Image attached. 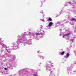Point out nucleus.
<instances>
[{
    "instance_id": "obj_20",
    "label": "nucleus",
    "mask_w": 76,
    "mask_h": 76,
    "mask_svg": "<svg viewBox=\"0 0 76 76\" xmlns=\"http://www.w3.org/2000/svg\"><path fill=\"white\" fill-rule=\"evenodd\" d=\"M66 3H66L65 4H64V7H65V6H67V4H66Z\"/></svg>"
},
{
    "instance_id": "obj_5",
    "label": "nucleus",
    "mask_w": 76,
    "mask_h": 76,
    "mask_svg": "<svg viewBox=\"0 0 76 76\" xmlns=\"http://www.w3.org/2000/svg\"><path fill=\"white\" fill-rule=\"evenodd\" d=\"M0 45H1L2 47H3V48H3V49H4L3 50H0V53H10V50L11 49H10V48L7 47H6V46L3 44L2 43H1V44H0Z\"/></svg>"
},
{
    "instance_id": "obj_31",
    "label": "nucleus",
    "mask_w": 76,
    "mask_h": 76,
    "mask_svg": "<svg viewBox=\"0 0 76 76\" xmlns=\"http://www.w3.org/2000/svg\"><path fill=\"white\" fill-rule=\"evenodd\" d=\"M68 16H69L68 18H70V15H68Z\"/></svg>"
},
{
    "instance_id": "obj_37",
    "label": "nucleus",
    "mask_w": 76,
    "mask_h": 76,
    "mask_svg": "<svg viewBox=\"0 0 76 76\" xmlns=\"http://www.w3.org/2000/svg\"><path fill=\"white\" fill-rule=\"evenodd\" d=\"M43 17H44V16H43Z\"/></svg>"
},
{
    "instance_id": "obj_9",
    "label": "nucleus",
    "mask_w": 76,
    "mask_h": 76,
    "mask_svg": "<svg viewBox=\"0 0 76 76\" xmlns=\"http://www.w3.org/2000/svg\"><path fill=\"white\" fill-rule=\"evenodd\" d=\"M53 23L52 22H50L49 23V25L48 26L49 27V28H51V26L53 25Z\"/></svg>"
},
{
    "instance_id": "obj_2",
    "label": "nucleus",
    "mask_w": 76,
    "mask_h": 76,
    "mask_svg": "<svg viewBox=\"0 0 76 76\" xmlns=\"http://www.w3.org/2000/svg\"><path fill=\"white\" fill-rule=\"evenodd\" d=\"M0 57L1 58H3L4 57L5 59V60H7L9 57H10L11 58L9 60L8 63H7V64H9L11 66H13L14 65V64H13L12 62L15 60V58H16V56L15 55H13L12 54H10V53L6 52V53L4 54V56L1 55Z\"/></svg>"
},
{
    "instance_id": "obj_7",
    "label": "nucleus",
    "mask_w": 76,
    "mask_h": 76,
    "mask_svg": "<svg viewBox=\"0 0 76 76\" xmlns=\"http://www.w3.org/2000/svg\"><path fill=\"white\" fill-rule=\"evenodd\" d=\"M72 34V32L70 31H68V34H65V36H66V37H69V36H70V35H71Z\"/></svg>"
},
{
    "instance_id": "obj_22",
    "label": "nucleus",
    "mask_w": 76,
    "mask_h": 76,
    "mask_svg": "<svg viewBox=\"0 0 76 76\" xmlns=\"http://www.w3.org/2000/svg\"><path fill=\"white\" fill-rule=\"evenodd\" d=\"M1 39H2V38H1L0 39V44H1V42H2V40H1Z\"/></svg>"
},
{
    "instance_id": "obj_12",
    "label": "nucleus",
    "mask_w": 76,
    "mask_h": 76,
    "mask_svg": "<svg viewBox=\"0 0 76 76\" xmlns=\"http://www.w3.org/2000/svg\"><path fill=\"white\" fill-rule=\"evenodd\" d=\"M61 13L60 12V14H62V13H65V12H66V11H62V10H61Z\"/></svg>"
},
{
    "instance_id": "obj_27",
    "label": "nucleus",
    "mask_w": 76,
    "mask_h": 76,
    "mask_svg": "<svg viewBox=\"0 0 76 76\" xmlns=\"http://www.w3.org/2000/svg\"><path fill=\"white\" fill-rule=\"evenodd\" d=\"M70 41L73 42V39H70Z\"/></svg>"
},
{
    "instance_id": "obj_11",
    "label": "nucleus",
    "mask_w": 76,
    "mask_h": 76,
    "mask_svg": "<svg viewBox=\"0 0 76 76\" xmlns=\"http://www.w3.org/2000/svg\"><path fill=\"white\" fill-rule=\"evenodd\" d=\"M71 21H76V19L75 18H72L71 20Z\"/></svg>"
},
{
    "instance_id": "obj_26",
    "label": "nucleus",
    "mask_w": 76,
    "mask_h": 76,
    "mask_svg": "<svg viewBox=\"0 0 76 76\" xmlns=\"http://www.w3.org/2000/svg\"><path fill=\"white\" fill-rule=\"evenodd\" d=\"M40 28H41V29H42V28H43V26H41L40 27Z\"/></svg>"
},
{
    "instance_id": "obj_23",
    "label": "nucleus",
    "mask_w": 76,
    "mask_h": 76,
    "mask_svg": "<svg viewBox=\"0 0 76 76\" xmlns=\"http://www.w3.org/2000/svg\"><path fill=\"white\" fill-rule=\"evenodd\" d=\"M56 23L57 24H59V23H60V22L58 21Z\"/></svg>"
},
{
    "instance_id": "obj_28",
    "label": "nucleus",
    "mask_w": 76,
    "mask_h": 76,
    "mask_svg": "<svg viewBox=\"0 0 76 76\" xmlns=\"http://www.w3.org/2000/svg\"><path fill=\"white\" fill-rule=\"evenodd\" d=\"M63 35V34H62V33H61V34H60V36H61Z\"/></svg>"
},
{
    "instance_id": "obj_34",
    "label": "nucleus",
    "mask_w": 76,
    "mask_h": 76,
    "mask_svg": "<svg viewBox=\"0 0 76 76\" xmlns=\"http://www.w3.org/2000/svg\"><path fill=\"white\" fill-rule=\"evenodd\" d=\"M41 3H42V1L41 2Z\"/></svg>"
},
{
    "instance_id": "obj_14",
    "label": "nucleus",
    "mask_w": 76,
    "mask_h": 76,
    "mask_svg": "<svg viewBox=\"0 0 76 76\" xmlns=\"http://www.w3.org/2000/svg\"><path fill=\"white\" fill-rule=\"evenodd\" d=\"M71 4L72 2H68L67 3H66V4H67H67Z\"/></svg>"
},
{
    "instance_id": "obj_4",
    "label": "nucleus",
    "mask_w": 76,
    "mask_h": 76,
    "mask_svg": "<svg viewBox=\"0 0 76 76\" xmlns=\"http://www.w3.org/2000/svg\"><path fill=\"white\" fill-rule=\"evenodd\" d=\"M31 71V69L26 68L19 70L18 72V74H19L20 75L26 74L28 76V75H29Z\"/></svg>"
},
{
    "instance_id": "obj_33",
    "label": "nucleus",
    "mask_w": 76,
    "mask_h": 76,
    "mask_svg": "<svg viewBox=\"0 0 76 76\" xmlns=\"http://www.w3.org/2000/svg\"><path fill=\"white\" fill-rule=\"evenodd\" d=\"M70 5H71V6H73V5H72V4H70Z\"/></svg>"
},
{
    "instance_id": "obj_16",
    "label": "nucleus",
    "mask_w": 76,
    "mask_h": 76,
    "mask_svg": "<svg viewBox=\"0 0 76 76\" xmlns=\"http://www.w3.org/2000/svg\"><path fill=\"white\" fill-rule=\"evenodd\" d=\"M60 26H64V25L63 24H62L61 23H60L59 25Z\"/></svg>"
},
{
    "instance_id": "obj_29",
    "label": "nucleus",
    "mask_w": 76,
    "mask_h": 76,
    "mask_svg": "<svg viewBox=\"0 0 76 76\" xmlns=\"http://www.w3.org/2000/svg\"><path fill=\"white\" fill-rule=\"evenodd\" d=\"M4 70H7V68H5L4 69Z\"/></svg>"
},
{
    "instance_id": "obj_13",
    "label": "nucleus",
    "mask_w": 76,
    "mask_h": 76,
    "mask_svg": "<svg viewBox=\"0 0 76 76\" xmlns=\"http://www.w3.org/2000/svg\"><path fill=\"white\" fill-rule=\"evenodd\" d=\"M49 21H52V19L51 18L49 17L48 18V20Z\"/></svg>"
},
{
    "instance_id": "obj_6",
    "label": "nucleus",
    "mask_w": 76,
    "mask_h": 76,
    "mask_svg": "<svg viewBox=\"0 0 76 76\" xmlns=\"http://www.w3.org/2000/svg\"><path fill=\"white\" fill-rule=\"evenodd\" d=\"M24 33H26L25 34H24V36L25 37V35H30V38H33L34 39L35 38V39H37V40L39 39H37V35H40V34L38 33H36L35 34H32L31 33V34H29V32H24Z\"/></svg>"
},
{
    "instance_id": "obj_32",
    "label": "nucleus",
    "mask_w": 76,
    "mask_h": 76,
    "mask_svg": "<svg viewBox=\"0 0 76 76\" xmlns=\"http://www.w3.org/2000/svg\"><path fill=\"white\" fill-rule=\"evenodd\" d=\"M37 53H39V51H37Z\"/></svg>"
},
{
    "instance_id": "obj_35",
    "label": "nucleus",
    "mask_w": 76,
    "mask_h": 76,
    "mask_svg": "<svg viewBox=\"0 0 76 76\" xmlns=\"http://www.w3.org/2000/svg\"><path fill=\"white\" fill-rule=\"evenodd\" d=\"M61 29H60V31H61Z\"/></svg>"
},
{
    "instance_id": "obj_25",
    "label": "nucleus",
    "mask_w": 76,
    "mask_h": 76,
    "mask_svg": "<svg viewBox=\"0 0 76 76\" xmlns=\"http://www.w3.org/2000/svg\"><path fill=\"white\" fill-rule=\"evenodd\" d=\"M40 58H42V59H43V57L42 56H40Z\"/></svg>"
},
{
    "instance_id": "obj_24",
    "label": "nucleus",
    "mask_w": 76,
    "mask_h": 76,
    "mask_svg": "<svg viewBox=\"0 0 76 76\" xmlns=\"http://www.w3.org/2000/svg\"><path fill=\"white\" fill-rule=\"evenodd\" d=\"M63 22H64L65 23H66V22H67L68 21H66V20H65L63 21Z\"/></svg>"
},
{
    "instance_id": "obj_1",
    "label": "nucleus",
    "mask_w": 76,
    "mask_h": 76,
    "mask_svg": "<svg viewBox=\"0 0 76 76\" xmlns=\"http://www.w3.org/2000/svg\"><path fill=\"white\" fill-rule=\"evenodd\" d=\"M26 33H23L21 36H19L18 37V39L16 42L13 43L12 44L13 49L16 50L19 48V45H22V43H26L28 44V45L32 44V42L30 41H28L26 40V37L25 36Z\"/></svg>"
},
{
    "instance_id": "obj_3",
    "label": "nucleus",
    "mask_w": 76,
    "mask_h": 76,
    "mask_svg": "<svg viewBox=\"0 0 76 76\" xmlns=\"http://www.w3.org/2000/svg\"><path fill=\"white\" fill-rule=\"evenodd\" d=\"M45 65L47 70L50 71V72H52L53 71H54V70L56 69L54 66L52 65V64H51V62L49 61H48V63L46 64Z\"/></svg>"
},
{
    "instance_id": "obj_8",
    "label": "nucleus",
    "mask_w": 76,
    "mask_h": 76,
    "mask_svg": "<svg viewBox=\"0 0 76 76\" xmlns=\"http://www.w3.org/2000/svg\"><path fill=\"white\" fill-rule=\"evenodd\" d=\"M71 68H72V66H70L69 67H68L67 69V70L68 72H69L68 73V75L71 74V73H70V71H71Z\"/></svg>"
},
{
    "instance_id": "obj_36",
    "label": "nucleus",
    "mask_w": 76,
    "mask_h": 76,
    "mask_svg": "<svg viewBox=\"0 0 76 76\" xmlns=\"http://www.w3.org/2000/svg\"><path fill=\"white\" fill-rule=\"evenodd\" d=\"M40 31H41V29H40Z\"/></svg>"
},
{
    "instance_id": "obj_10",
    "label": "nucleus",
    "mask_w": 76,
    "mask_h": 76,
    "mask_svg": "<svg viewBox=\"0 0 76 76\" xmlns=\"http://www.w3.org/2000/svg\"><path fill=\"white\" fill-rule=\"evenodd\" d=\"M70 56V55H69V53H67V54L66 55V56H64L65 58H68Z\"/></svg>"
},
{
    "instance_id": "obj_17",
    "label": "nucleus",
    "mask_w": 76,
    "mask_h": 76,
    "mask_svg": "<svg viewBox=\"0 0 76 76\" xmlns=\"http://www.w3.org/2000/svg\"><path fill=\"white\" fill-rule=\"evenodd\" d=\"M33 75V76H38V75H37V74H34Z\"/></svg>"
},
{
    "instance_id": "obj_18",
    "label": "nucleus",
    "mask_w": 76,
    "mask_h": 76,
    "mask_svg": "<svg viewBox=\"0 0 76 76\" xmlns=\"http://www.w3.org/2000/svg\"><path fill=\"white\" fill-rule=\"evenodd\" d=\"M40 20H41V21H42V22H45V21L44 19H40Z\"/></svg>"
},
{
    "instance_id": "obj_30",
    "label": "nucleus",
    "mask_w": 76,
    "mask_h": 76,
    "mask_svg": "<svg viewBox=\"0 0 76 76\" xmlns=\"http://www.w3.org/2000/svg\"><path fill=\"white\" fill-rule=\"evenodd\" d=\"M42 12H43V11H41L40 12V13H42Z\"/></svg>"
},
{
    "instance_id": "obj_21",
    "label": "nucleus",
    "mask_w": 76,
    "mask_h": 76,
    "mask_svg": "<svg viewBox=\"0 0 76 76\" xmlns=\"http://www.w3.org/2000/svg\"><path fill=\"white\" fill-rule=\"evenodd\" d=\"M63 38H66V36H65V34H64V35L63 36Z\"/></svg>"
},
{
    "instance_id": "obj_15",
    "label": "nucleus",
    "mask_w": 76,
    "mask_h": 76,
    "mask_svg": "<svg viewBox=\"0 0 76 76\" xmlns=\"http://www.w3.org/2000/svg\"><path fill=\"white\" fill-rule=\"evenodd\" d=\"M65 53V52L63 51L61 53V55H63L64 54V53Z\"/></svg>"
},
{
    "instance_id": "obj_19",
    "label": "nucleus",
    "mask_w": 76,
    "mask_h": 76,
    "mask_svg": "<svg viewBox=\"0 0 76 76\" xmlns=\"http://www.w3.org/2000/svg\"><path fill=\"white\" fill-rule=\"evenodd\" d=\"M40 34L42 35H44V33L41 32V33H40Z\"/></svg>"
}]
</instances>
